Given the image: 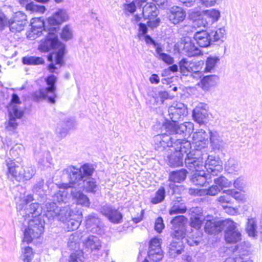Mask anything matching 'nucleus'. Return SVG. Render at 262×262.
Listing matches in <instances>:
<instances>
[{
  "instance_id": "obj_1",
  "label": "nucleus",
  "mask_w": 262,
  "mask_h": 262,
  "mask_svg": "<svg viewBox=\"0 0 262 262\" xmlns=\"http://www.w3.org/2000/svg\"><path fill=\"white\" fill-rule=\"evenodd\" d=\"M168 112L171 121L165 120L163 128L170 134H178L184 138L189 137L193 130V123L185 122L179 124L177 123L187 115L186 106L182 103H173L169 107Z\"/></svg>"
},
{
  "instance_id": "obj_2",
  "label": "nucleus",
  "mask_w": 262,
  "mask_h": 262,
  "mask_svg": "<svg viewBox=\"0 0 262 262\" xmlns=\"http://www.w3.org/2000/svg\"><path fill=\"white\" fill-rule=\"evenodd\" d=\"M46 37L42 40L38 47L39 50L42 52H47L54 49H58L55 54V64L60 67L64 63L63 58L65 53V45L61 43L58 38V31L56 27H50L48 30H44Z\"/></svg>"
},
{
  "instance_id": "obj_3",
  "label": "nucleus",
  "mask_w": 262,
  "mask_h": 262,
  "mask_svg": "<svg viewBox=\"0 0 262 262\" xmlns=\"http://www.w3.org/2000/svg\"><path fill=\"white\" fill-rule=\"evenodd\" d=\"M166 133L158 134L154 137L155 148L157 150H163L166 147H172L174 149H188L190 147V142L183 138L178 134H170L165 130Z\"/></svg>"
},
{
  "instance_id": "obj_4",
  "label": "nucleus",
  "mask_w": 262,
  "mask_h": 262,
  "mask_svg": "<svg viewBox=\"0 0 262 262\" xmlns=\"http://www.w3.org/2000/svg\"><path fill=\"white\" fill-rule=\"evenodd\" d=\"M94 172V168L89 164H84L78 168L70 165L62 171L63 175L67 174L69 179V184H63L62 186L67 187L70 186H79L84 178H90Z\"/></svg>"
},
{
  "instance_id": "obj_5",
  "label": "nucleus",
  "mask_w": 262,
  "mask_h": 262,
  "mask_svg": "<svg viewBox=\"0 0 262 262\" xmlns=\"http://www.w3.org/2000/svg\"><path fill=\"white\" fill-rule=\"evenodd\" d=\"M45 222L42 217H34L28 220V226L24 232L23 242L31 243L34 238H37L43 233Z\"/></svg>"
},
{
  "instance_id": "obj_6",
  "label": "nucleus",
  "mask_w": 262,
  "mask_h": 262,
  "mask_svg": "<svg viewBox=\"0 0 262 262\" xmlns=\"http://www.w3.org/2000/svg\"><path fill=\"white\" fill-rule=\"evenodd\" d=\"M57 77L54 75H50L46 78V82L48 87L45 89H40L35 91L33 94V99L38 101L40 99L47 98L48 101L52 104L55 103V99L57 95L55 93V83Z\"/></svg>"
},
{
  "instance_id": "obj_7",
  "label": "nucleus",
  "mask_w": 262,
  "mask_h": 262,
  "mask_svg": "<svg viewBox=\"0 0 262 262\" xmlns=\"http://www.w3.org/2000/svg\"><path fill=\"white\" fill-rule=\"evenodd\" d=\"M33 200V196L31 195H28L23 201L25 202V205H19L17 207L19 213L25 220H29L31 217H42L41 213L42 211V206H40L38 203H33L28 205V203Z\"/></svg>"
},
{
  "instance_id": "obj_8",
  "label": "nucleus",
  "mask_w": 262,
  "mask_h": 262,
  "mask_svg": "<svg viewBox=\"0 0 262 262\" xmlns=\"http://www.w3.org/2000/svg\"><path fill=\"white\" fill-rule=\"evenodd\" d=\"M204 63L203 60L189 61L186 58H183L179 62L180 71L183 75H188L190 73L194 78H199L202 76V70Z\"/></svg>"
},
{
  "instance_id": "obj_9",
  "label": "nucleus",
  "mask_w": 262,
  "mask_h": 262,
  "mask_svg": "<svg viewBox=\"0 0 262 262\" xmlns=\"http://www.w3.org/2000/svg\"><path fill=\"white\" fill-rule=\"evenodd\" d=\"M24 115V112L17 105H12L8 108V120L5 123V129L10 134L17 133L18 126V119H21Z\"/></svg>"
},
{
  "instance_id": "obj_10",
  "label": "nucleus",
  "mask_w": 262,
  "mask_h": 262,
  "mask_svg": "<svg viewBox=\"0 0 262 262\" xmlns=\"http://www.w3.org/2000/svg\"><path fill=\"white\" fill-rule=\"evenodd\" d=\"M201 158L204 161L203 167L211 176H217L223 170L219 158L214 156L208 155L207 151H203Z\"/></svg>"
},
{
  "instance_id": "obj_11",
  "label": "nucleus",
  "mask_w": 262,
  "mask_h": 262,
  "mask_svg": "<svg viewBox=\"0 0 262 262\" xmlns=\"http://www.w3.org/2000/svg\"><path fill=\"white\" fill-rule=\"evenodd\" d=\"M194 150L188 151L186 154V157L185 159V163L186 166L192 171H198L199 169H202L203 168L202 157L203 151L197 150L194 148Z\"/></svg>"
},
{
  "instance_id": "obj_12",
  "label": "nucleus",
  "mask_w": 262,
  "mask_h": 262,
  "mask_svg": "<svg viewBox=\"0 0 262 262\" xmlns=\"http://www.w3.org/2000/svg\"><path fill=\"white\" fill-rule=\"evenodd\" d=\"M187 219L184 215H178L170 222L173 230L171 234L173 238L179 241L185 237L186 235V226Z\"/></svg>"
},
{
  "instance_id": "obj_13",
  "label": "nucleus",
  "mask_w": 262,
  "mask_h": 262,
  "mask_svg": "<svg viewBox=\"0 0 262 262\" xmlns=\"http://www.w3.org/2000/svg\"><path fill=\"white\" fill-rule=\"evenodd\" d=\"M225 239L227 243H236L241 239V234L237 229L236 223L227 219L224 220Z\"/></svg>"
},
{
  "instance_id": "obj_14",
  "label": "nucleus",
  "mask_w": 262,
  "mask_h": 262,
  "mask_svg": "<svg viewBox=\"0 0 262 262\" xmlns=\"http://www.w3.org/2000/svg\"><path fill=\"white\" fill-rule=\"evenodd\" d=\"M161 243L162 239L158 237H153L149 241L148 256L151 260L158 262L162 259L163 253Z\"/></svg>"
},
{
  "instance_id": "obj_15",
  "label": "nucleus",
  "mask_w": 262,
  "mask_h": 262,
  "mask_svg": "<svg viewBox=\"0 0 262 262\" xmlns=\"http://www.w3.org/2000/svg\"><path fill=\"white\" fill-rule=\"evenodd\" d=\"M85 223L87 230L91 232L98 234L102 233L103 223L96 213H92L86 216Z\"/></svg>"
},
{
  "instance_id": "obj_16",
  "label": "nucleus",
  "mask_w": 262,
  "mask_h": 262,
  "mask_svg": "<svg viewBox=\"0 0 262 262\" xmlns=\"http://www.w3.org/2000/svg\"><path fill=\"white\" fill-rule=\"evenodd\" d=\"M100 210L101 213L111 222L114 224H119L121 222L123 217L122 213L113 206L106 204L102 206Z\"/></svg>"
},
{
  "instance_id": "obj_17",
  "label": "nucleus",
  "mask_w": 262,
  "mask_h": 262,
  "mask_svg": "<svg viewBox=\"0 0 262 262\" xmlns=\"http://www.w3.org/2000/svg\"><path fill=\"white\" fill-rule=\"evenodd\" d=\"M208 135L203 129H198L193 134V144L197 150L207 151L208 150Z\"/></svg>"
},
{
  "instance_id": "obj_18",
  "label": "nucleus",
  "mask_w": 262,
  "mask_h": 262,
  "mask_svg": "<svg viewBox=\"0 0 262 262\" xmlns=\"http://www.w3.org/2000/svg\"><path fill=\"white\" fill-rule=\"evenodd\" d=\"M31 30L29 33L28 37L30 39H34L35 38L44 34V30H48L50 28L45 25V23L41 18H34L31 21Z\"/></svg>"
},
{
  "instance_id": "obj_19",
  "label": "nucleus",
  "mask_w": 262,
  "mask_h": 262,
  "mask_svg": "<svg viewBox=\"0 0 262 262\" xmlns=\"http://www.w3.org/2000/svg\"><path fill=\"white\" fill-rule=\"evenodd\" d=\"M212 216L207 215L203 219L206 221L204 229L205 231L209 234L219 233L225 227L224 221L216 222L212 219Z\"/></svg>"
},
{
  "instance_id": "obj_20",
  "label": "nucleus",
  "mask_w": 262,
  "mask_h": 262,
  "mask_svg": "<svg viewBox=\"0 0 262 262\" xmlns=\"http://www.w3.org/2000/svg\"><path fill=\"white\" fill-rule=\"evenodd\" d=\"M186 12L181 7L173 6L167 12V18L169 21L177 25L182 22L186 17Z\"/></svg>"
},
{
  "instance_id": "obj_21",
  "label": "nucleus",
  "mask_w": 262,
  "mask_h": 262,
  "mask_svg": "<svg viewBox=\"0 0 262 262\" xmlns=\"http://www.w3.org/2000/svg\"><path fill=\"white\" fill-rule=\"evenodd\" d=\"M68 14L64 9H59L54 15L48 19V24L50 27H56L57 31L59 25L68 20Z\"/></svg>"
},
{
  "instance_id": "obj_22",
  "label": "nucleus",
  "mask_w": 262,
  "mask_h": 262,
  "mask_svg": "<svg viewBox=\"0 0 262 262\" xmlns=\"http://www.w3.org/2000/svg\"><path fill=\"white\" fill-rule=\"evenodd\" d=\"M81 188V185L79 186H75L71 187V194L72 196L73 200L78 205H80L85 207H89L90 202L89 198L86 195L84 194L80 189L76 188Z\"/></svg>"
},
{
  "instance_id": "obj_23",
  "label": "nucleus",
  "mask_w": 262,
  "mask_h": 262,
  "mask_svg": "<svg viewBox=\"0 0 262 262\" xmlns=\"http://www.w3.org/2000/svg\"><path fill=\"white\" fill-rule=\"evenodd\" d=\"M187 172L184 169H181L179 170L173 171L170 173L169 177V187L170 189H173V192L176 191L175 187H177L174 183H180L185 180L186 177Z\"/></svg>"
},
{
  "instance_id": "obj_24",
  "label": "nucleus",
  "mask_w": 262,
  "mask_h": 262,
  "mask_svg": "<svg viewBox=\"0 0 262 262\" xmlns=\"http://www.w3.org/2000/svg\"><path fill=\"white\" fill-rule=\"evenodd\" d=\"M211 175L207 172L206 173L203 169H199L198 171H195V172L193 174L191 181L192 183L195 185L204 186L205 184H209L210 181Z\"/></svg>"
},
{
  "instance_id": "obj_25",
  "label": "nucleus",
  "mask_w": 262,
  "mask_h": 262,
  "mask_svg": "<svg viewBox=\"0 0 262 262\" xmlns=\"http://www.w3.org/2000/svg\"><path fill=\"white\" fill-rule=\"evenodd\" d=\"M197 44L202 48H206L210 45L212 38L210 34L206 30L197 31L193 36Z\"/></svg>"
},
{
  "instance_id": "obj_26",
  "label": "nucleus",
  "mask_w": 262,
  "mask_h": 262,
  "mask_svg": "<svg viewBox=\"0 0 262 262\" xmlns=\"http://www.w3.org/2000/svg\"><path fill=\"white\" fill-rule=\"evenodd\" d=\"M191 148V144H190V147L187 150L181 149L180 150L179 148L177 149H174V152L171 154L168 157L170 166L171 167H178L182 165L184 153H187Z\"/></svg>"
},
{
  "instance_id": "obj_27",
  "label": "nucleus",
  "mask_w": 262,
  "mask_h": 262,
  "mask_svg": "<svg viewBox=\"0 0 262 262\" xmlns=\"http://www.w3.org/2000/svg\"><path fill=\"white\" fill-rule=\"evenodd\" d=\"M88 251L91 252L99 251L102 247L101 242L97 236L90 235L83 242Z\"/></svg>"
},
{
  "instance_id": "obj_28",
  "label": "nucleus",
  "mask_w": 262,
  "mask_h": 262,
  "mask_svg": "<svg viewBox=\"0 0 262 262\" xmlns=\"http://www.w3.org/2000/svg\"><path fill=\"white\" fill-rule=\"evenodd\" d=\"M246 230L250 236L255 237L259 233L262 234V223L258 226L255 218L252 217L248 219L247 222Z\"/></svg>"
},
{
  "instance_id": "obj_29",
  "label": "nucleus",
  "mask_w": 262,
  "mask_h": 262,
  "mask_svg": "<svg viewBox=\"0 0 262 262\" xmlns=\"http://www.w3.org/2000/svg\"><path fill=\"white\" fill-rule=\"evenodd\" d=\"M219 78L215 75L204 76L199 83V85L204 91H208L211 88L217 84Z\"/></svg>"
},
{
  "instance_id": "obj_30",
  "label": "nucleus",
  "mask_w": 262,
  "mask_h": 262,
  "mask_svg": "<svg viewBox=\"0 0 262 262\" xmlns=\"http://www.w3.org/2000/svg\"><path fill=\"white\" fill-rule=\"evenodd\" d=\"M43 216H45L49 220H53L56 215L59 207L57 206L56 204L53 202H48L42 206Z\"/></svg>"
},
{
  "instance_id": "obj_31",
  "label": "nucleus",
  "mask_w": 262,
  "mask_h": 262,
  "mask_svg": "<svg viewBox=\"0 0 262 262\" xmlns=\"http://www.w3.org/2000/svg\"><path fill=\"white\" fill-rule=\"evenodd\" d=\"M5 163L7 166V174L8 178H14L16 181H19L20 171H19V166L16 163L10 159L6 160Z\"/></svg>"
},
{
  "instance_id": "obj_32",
  "label": "nucleus",
  "mask_w": 262,
  "mask_h": 262,
  "mask_svg": "<svg viewBox=\"0 0 262 262\" xmlns=\"http://www.w3.org/2000/svg\"><path fill=\"white\" fill-rule=\"evenodd\" d=\"M31 1L32 0H19V2L21 5L25 6L27 10H30L31 11H37L41 13H43L45 11L46 9L45 6L35 5ZM35 1L38 2L45 3L48 2L49 0Z\"/></svg>"
},
{
  "instance_id": "obj_33",
  "label": "nucleus",
  "mask_w": 262,
  "mask_h": 262,
  "mask_svg": "<svg viewBox=\"0 0 262 262\" xmlns=\"http://www.w3.org/2000/svg\"><path fill=\"white\" fill-rule=\"evenodd\" d=\"M55 217L63 222H66L71 217L75 215L74 211L69 205H67L62 208H59Z\"/></svg>"
},
{
  "instance_id": "obj_34",
  "label": "nucleus",
  "mask_w": 262,
  "mask_h": 262,
  "mask_svg": "<svg viewBox=\"0 0 262 262\" xmlns=\"http://www.w3.org/2000/svg\"><path fill=\"white\" fill-rule=\"evenodd\" d=\"M182 201L181 197H178L176 200L173 201L172 205L169 210L170 215L183 214L186 212L187 207L184 203L181 202Z\"/></svg>"
},
{
  "instance_id": "obj_35",
  "label": "nucleus",
  "mask_w": 262,
  "mask_h": 262,
  "mask_svg": "<svg viewBox=\"0 0 262 262\" xmlns=\"http://www.w3.org/2000/svg\"><path fill=\"white\" fill-rule=\"evenodd\" d=\"M209 138L211 146L214 149H220L225 144L219 133L215 130H209Z\"/></svg>"
},
{
  "instance_id": "obj_36",
  "label": "nucleus",
  "mask_w": 262,
  "mask_h": 262,
  "mask_svg": "<svg viewBox=\"0 0 262 262\" xmlns=\"http://www.w3.org/2000/svg\"><path fill=\"white\" fill-rule=\"evenodd\" d=\"M206 110L200 106H196L192 112L193 120L200 124L205 123L207 117Z\"/></svg>"
},
{
  "instance_id": "obj_37",
  "label": "nucleus",
  "mask_w": 262,
  "mask_h": 262,
  "mask_svg": "<svg viewBox=\"0 0 262 262\" xmlns=\"http://www.w3.org/2000/svg\"><path fill=\"white\" fill-rule=\"evenodd\" d=\"M142 14L145 19L155 18L158 14L156 5L153 3H146L143 7Z\"/></svg>"
},
{
  "instance_id": "obj_38",
  "label": "nucleus",
  "mask_w": 262,
  "mask_h": 262,
  "mask_svg": "<svg viewBox=\"0 0 262 262\" xmlns=\"http://www.w3.org/2000/svg\"><path fill=\"white\" fill-rule=\"evenodd\" d=\"M77 216L75 217H71L66 222L67 229L68 231H73L78 229L80 225L82 219V212L80 211H77Z\"/></svg>"
},
{
  "instance_id": "obj_39",
  "label": "nucleus",
  "mask_w": 262,
  "mask_h": 262,
  "mask_svg": "<svg viewBox=\"0 0 262 262\" xmlns=\"http://www.w3.org/2000/svg\"><path fill=\"white\" fill-rule=\"evenodd\" d=\"M225 194L221 195L218 198V201L221 203H231L232 202L233 198L237 199L240 195V193L234 190L228 189L223 191Z\"/></svg>"
},
{
  "instance_id": "obj_40",
  "label": "nucleus",
  "mask_w": 262,
  "mask_h": 262,
  "mask_svg": "<svg viewBox=\"0 0 262 262\" xmlns=\"http://www.w3.org/2000/svg\"><path fill=\"white\" fill-rule=\"evenodd\" d=\"M63 184V183H62L59 185V188L60 189H61L62 190H59L57 192L55 193V194L53 196V201H57L59 203H66L68 201V192L67 191V189L69 188H71L75 186H70L67 187H63L62 186V184Z\"/></svg>"
},
{
  "instance_id": "obj_41",
  "label": "nucleus",
  "mask_w": 262,
  "mask_h": 262,
  "mask_svg": "<svg viewBox=\"0 0 262 262\" xmlns=\"http://www.w3.org/2000/svg\"><path fill=\"white\" fill-rule=\"evenodd\" d=\"M23 171L19 173V181L30 180L35 174V168L31 165L23 166Z\"/></svg>"
},
{
  "instance_id": "obj_42",
  "label": "nucleus",
  "mask_w": 262,
  "mask_h": 262,
  "mask_svg": "<svg viewBox=\"0 0 262 262\" xmlns=\"http://www.w3.org/2000/svg\"><path fill=\"white\" fill-rule=\"evenodd\" d=\"M83 235L82 233L76 232L72 234L69 237L68 242V247L72 250L77 251L79 248L80 241L81 240Z\"/></svg>"
},
{
  "instance_id": "obj_43",
  "label": "nucleus",
  "mask_w": 262,
  "mask_h": 262,
  "mask_svg": "<svg viewBox=\"0 0 262 262\" xmlns=\"http://www.w3.org/2000/svg\"><path fill=\"white\" fill-rule=\"evenodd\" d=\"M183 249V243L182 241L173 238L169 245V252L171 256L175 257L181 253Z\"/></svg>"
},
{
  "instance_id": "obj_44",
  "label": "nucleus",
  "mask_w": 262,
  "mask_h": 262,
  "mask_svg": "<svg viewBox=\"0 0 262 262\" xmlns=\"http://www.w3.org/2000/svg\"><path fill=\"white\" fill-rule=\"evenodd\" d=\"M183 51L185 54L189 57L196 56L201 54L200 49L195 47L194 43L191 41L185 42Z\"/></svg>"
},
{
  "instance_id": "obj_45",
  "label": "nucleus",
  "mask_w": 262,
  "mask_h": 262,
  "mask_svg": "<svg viewBox=\"0 0 262 262\" xmlns=\"http://www.w3.org/2000/svg\"><path fill=\"white\" fill-rule=\"evenodd\" d=\"M82 183H83V189L87 192L95 193L98 189L96 181L92 178H86L83 179Z\"/></svg>"
},
{
  "instance_id": "obj_46",
  "label": "nucleus",
  "mask_w": 262,
  "mask_h": 262,
  "mask_svg": "<svg viewBox=\"0 0 262 262\" xmlns=\"http://www.w3.org/2000/svg\"><path fill=\"white\" fill-rule=\"evenodd\" d=\"M36 158L38 164L42 166V168L49 167L52 161V159L49 152L38 154V155H36Z\"/></svg>"
},
{
  "instance_id": "obj_47",
  "label": "nucleus",
  "mask_w": 262,
  "mask_h": 262,
  "mask_svg": "<svg viewBox=\"0 0 262 262\" xmlns=\"http://www.w3.org/2000/svg\"><path fill=\"white\" fill-rule=\"evenodd\" d=\"M22 62L26 65L37 66L43 64L45 60L40 57L30 56L23 57Z\"/></svg>"
},
{
  "instance_id": "obj_48",
  "label": "nucleus",
  "mask_w": 262,
  "mask_h": 262,
  "mask_svg": "<svg viewBox=\"0 0 262 262\" xmlns=\"http://www.w3.org/2000/svg\"><path fill=\"white\" fill-rule=\"evenodd\" d=\"M209 34L212 41L223 42L225 38L226 30L224 28H220L212 31Z\"/></svg>"
},
{
  "instance_id": "obj_49",
  "label": "nucleus",
  "mask_w": 262,
  "mask_h": 262,
  "mask_svg": "<svg viewBox=\"0 0 262 262\" xmlns=\"http://www.w3.org/2000/svg\"><path fill=\"white\" fill-rule=\"evenodd\" d=\"M32 190L34 193L38 195L40 198H43L46 195V190L45 189L44 180L41 179L37 181L34 185Z\"/></svg>"
},
{
  "instance_id": "obj_50",
  "label": "nucleus",
  "mask_w": 262,
  "mask_h": 262,
  "mask_svg": "<svg viewBox=\"0 0 262 262\" xmlns=\"http://www.w3.org/2000/svg\"><path fill=\"white\" fill-rule=\"evenodd\" d=\"M165 198V189L161 187L155 193V195L151 199V203L157 204L163 202Z\"/></svg>"
},
{
  "instance_id": "obj_51",
  "label": "nucleus",
  "mask_w": 262,
  "mask_h": 262,
  "mask_svg": "<svg viewBox=\"0 0 262 262\" xmlns=\"http://www.w3.org/2000/svg\"><path fill=\"white\" fill-rule=\"evenodd\" d=\"M220 59L216 56H209L206 60L204 72H211L215 68Z\"/></svg>"
},
{
  "instance_id": "obj_52",
  "label": "nucleus",
  "mask_w": 262,
  "mask_h": 262,
  "mask_svg": "<svg viewBox=\"0 0 262 262\" xmlns=\"http://www.w3.org/2000/svg\"><path fill=\"white\" fill-rule=\"evenodd\" d=\"M61 38L68 41L72 39L73 37V30L72 27L69 25H66L62 29L60 33Z\"/></svg>"
},
{
  "instance_id": "obj_53",
  "label": "nucleus",
  "mask_w": 262,
  "mask_h": 262,
  "mask_svg": "<svg viewBox=\"0 0 262 262\" xmlns=\"http://www.w3.org/2000/svg\"><path fill=\"white\" fill-rule=\"evenodd\" d=\"M220 191L217 186L215 184L209 187L208 189H200L198 191L197 194L199 195H208L213 196L217 194Z\"/></svg>"
},
{
  "instance_id": "obj_54",
  "label": "nucleus",
  "mask_w": 262,
  "mask_h": 262,
  "mask_svg": "<svg viewBox=\"0 0 262 262\" xmlns=\"http://www.w3.org/2000/svg\"><path fill=\"white\" fill-rule=\"evenodd\" d=\"M214 184L217 186L220 190L224 188L229 187L232 183L228 181L225 177L221 176L214 179Z\"/></svg>"
},
{
  "instance_id": "obj_55",
  "label": "nucleus",
  "mask_w": 262,
  "mask_h": 262,
  "mask_svg": "<svg viewBox=\"0 0 262 262\" xmlns=\"http://www.w3.org/2000/svg\"><path fill=\"white\" fill-rule=\"evenodd\" d=\"M225 168L229 173L237 172L240 167L237 161L233 159H230L226 163Z\"/></svg>"
},
{
  "instance_id": "obj_56",
  "label": "nucleus",
  "mask_w": 262,
  "mask_h": 262,
  "mask_svg": "<svg viewBox=\"0 0 262 262\" xmlns=\"http://www.w3.org/2000/svg\"><path fill=\"white\" fill-rule=\"evenodd\" d=\"M24 150L22 144H16L10 149V153L12 157L17 158L24 154Z\"/></svg>"
},
{
  "instance_id": "obj_57",
  "label": "nucleus",
  "mask_w": 262,
  "mask_h": 262,
  "mask_svg": "<svg viewBox=\"0 0 262 262\" xmlns=\"http://www.w3.org/2000/svg\"><path fill=\"white\" fill-rule=\"evenodd\" d=\"M20 22L15 21L13 19L11 18L8 21V25L10 30L12 32H20L24 29L25 26L26 24H23L22 27L18 26L20 24Z\"/></svg>"
},
{
  "instance_id": "obj_58",
  "label": "nucleus",
  "mask_w": 262,
  "mask_h": 262,
  "mask_svg": "<svg viewBox=\"0 0 262 262\" xmlns=\"http://www.w3.org/2000/svg\"><path fill=\"white\" fill-rule=\"evenodd\" d=\"M12 18L15 20V21L21 23L19 26L20 27H22L23 24H27V15L21 11L16 12Z\"/></svg>"
},
{
  "instance_id": "obj_59",
  "label": "nucleus",
  "mask_w": 262,
  "mask_h": 262,
  "mask_svg": "<svg viewBox=\"0 0 262 262\" xmlns=\"http://www.w3.org/2000/svg\"><path fill=\"white\" fill-rule=\"evenodd\" d=\"M205 16L211 19V23L217 21L220 17V12L216 9L207 10Z\"/></svg>"
},
{
  "instance_id": "obj_60",
  "label": "nucleus",
  "mask_w": 262,
  "mask_h": 262,
  "mask_svg": "<svg viewBox=\"0 0 262 262\" xmlns=\"http://www.w3.org/2000/svg\"><path fill=\"white\" fill-rule=\"evenodd\" d=\"M68 130H69L63 125L62 123H59L56 129V134L58 138L61 140L67 136Z\"/></svg>"
},
{
  "instance_id": "obj_61",
  "label": "nucleus",
  "mask_w": 262,
  "mask_h": 262,
  "mask_svg": "<svg viewBox=\"0 0 262 262\" xmlns=\"http://www.w3.org/2000/svg\"><path fill=\"white\" fill-rule=\"evenodd\" d=\"M203 222V218L200 216H191L190 218V226L192 228L199 229L201 228Z\"/></svg>"
},
{
  "instance_id": "obj_62",
  "label": "nucleus",
  "mask_w": 262,
  "mask_h": 262,
  "mask_svg": "<svg viewBox=\"0 0 262 262\" xmlns=\"http://www.w3.org/2000/svg\"><path fill=\"white\" fill-rule=\"evenodd\" d=\"M22 252L24 255V261L30 262L33 256L32 249L30 247H26L24 249Z\"/></svg>"
},
{
  "instance_id": "obj_63",
  "label": "nucleus",
  "mask_w": 262,
  "mask_h": 262,
  "mask_svg": "<svg viewBox=\"0 0 262 262\" xmlns=\"http://www.w3.org/2000/svg\"><path fill=\"white\" fill-rule=\"evenodd\" d=\"M69 262H83V256L81 252L76 251L71 254Z\"/></svg>"
},
{
  "instance_id": "obj_64",
  "label": "nucleus",
  "mask_w": 262,
  "mask_h": 262,
  "mask_svg": "<svg viewBox=\"0 0 262 262\" xmlns=\"http://www.w3.org/2000/svg\"><path fill=\"white\" fill-rule=\"evenodd\" d=\"M163 220L161 217H158L155 221V229L158 232L161 233L164 228Z\"/></svg>"
}]
</instances>
